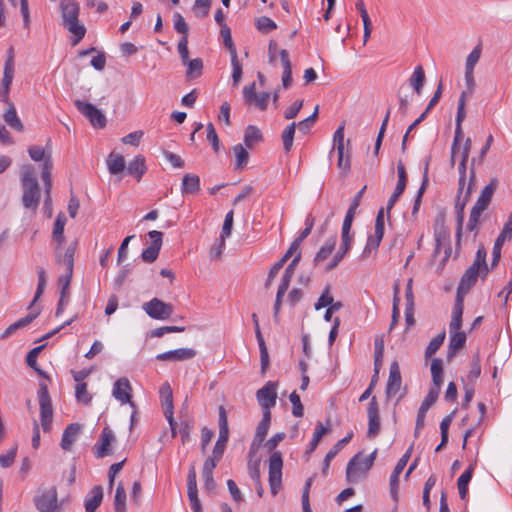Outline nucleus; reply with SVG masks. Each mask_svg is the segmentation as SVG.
Listing matches in <instances>:
<instances>
[{
  "label": "nucleus",
  "instance_id": "obj_1",
  "mask_svg": "<svg viewBox=\"0 0 512 512\" xmlns=\"http://www.w3.org/2000/svg\"><path fill=\"white\" fill-rule=\"evenodd\" d=\"M471 139L467 138L465 140L462 152H461V160L458 167L459 172V181H458V192L455 201V210H456V238L457 243L460 242L463 222H464V210L466 204L469 201L470 195L475 188V171L474 168L471 167L469 177L467 180V161L469 157V152L471 149Z\"/></svg>",
  "mask_w": 512,
  "mask_h": 512
},
{
  "label": "nucleus",
  "instance_id": "obj_2",
  "mask_svg": "<svg viewBox=\"0 0 512 512\" xmlns=\"http://www.w3.org/2000/svg\"><path fill=\"white\" fill-rule=\"evenodd\" d=\"M337 239L335 236L328 238L323 245L319 248L317 253L314 256L313 263L315 267L322 268L325 272H330L334 270L342 259L345 257V255L349 252V250L352 247L353 239L349 238V244L347 246V249L343 251V234L341 233V244L336 252Z\"/></svg>",
  "mask_w": 512,
  "mask_h": 512
},
{
  "label": "nucleus",
  "instance_id": "obj_3",
  "mask_svg": "<svg viewBox=\"0 0 512 512\" xmlns=\"http://www.w3.org/2000/svg\"><path fill=\"white\" fill-rule=\"evenodd\" d=\"M285 436L284 432H278L263 444L264 449L271 453L269 457V485L272 495H276L282 486L283 458L282 453L275 449L284 440Z\"/></svg>",
  "mask_w": 512,
  "mask_h": 512
},
{
  "label": "nucleus",
  "instance_id": "obj_4",
  "mask_svg": "<svg viewBox=\"0 0 512 512\" xmlns=\"http://www.w3.org/2000/svg\"><path fill=\"white\" fill-rule=\"evenodd\" d=\"M66 224V217L63 213H59L55 219L52 238L56 243L55 255L58 264H62L68 268L69 273L72 272L74 266V254L77 247V241L71 242L62 253V245L64 243V227Z\"/></svg>",
  "mask_w": 512,
  "mask_h": 512
},
{
  "label": "nucleus",
  "instance_id": "obj_5",
  "mask_svg": "<svg viewBox=\"0 0 512 512\" xmlns=\"http://www.w3.org/2000/svg\"><path fill=\"white\" fill-rule=\"evenodd\" d=\"M20 176L23 190V206L27 209H32L35 211L38 208L40 202L41 191L34 167L31 164L22 166Z\"/></svg>",
  "mask_w": 512,
  "mask_h": 512
},
{
  "label": "nucleus",
  "instance_id": "obj_6",
  "mask_svg": "<svg viewBox=\"0 0 512 512\" xmlns=\"http://www.w3.org/2000/svg\"><path fill=\"white\" fill-rule=\"evenodd\" d=\"M60 10L62 25L72 34V44H78L86 33V28L79 21V5L74 0H61Z\"/></svg>",
  "mask_w": 512,
  "mask_h": 512
},
{
  "label": "nucleus",
  "instance_id": "obj_7",
  "mask_svg": "<svg viewBox=\"0 0 512 512\" xmlns=\"http://www.w3.org/2000/svg\"><path fill=\"white\" fill-rule=\"evenodd\" d=\"M497 185L498 181L496 179H491L489 184H487L482 189L470 213L469 221L467 224V229L470 232H476L479 219L482 213L488 208Z\"/></svg>",
  "mask_w": 512,
  "mask_h": 512
},
{
  "label": "nucleus",
  "instance_id": "obj_8",
  "mask_svg": "<svg viewBox=\"0 0 512 512\" xmlns=\"http://www.w3.org/2000/svg\"><path fill=\"white\" fill-rule=\"evenodd\" d=\"M30 158L35 162L43 161L41 178L45 186V192L48 202L50 200V192L52 188L51 170L53 167L51 151L46 152L44 147L33 145L28 148Z\"/></svg>",
  "mask_w": 512,
  "mask_h": 512
},
{
  "label": "nucleus",
  "instance_id": "obj_9",
  "mask_svg": "<svg viewBox=\"0 0 512 512\" xmlns=\"http://www.w3.org/2000/svg\"><path fill=\"white\" fill-rule=\"evenodd\" d=\"M376 457V450L364 458L355 455L348 463L346 469V476L349 482H357L360 478L365 476L368 470L372 467Z\"/></svg>",
  "mask_w": 512,
  "mask_h": 512
},
{
  "label": "nucleus",
  "instance_id": "obj_10",
  "mask_svg": "<svg viewBox=\"0 0 512 512\" xmlns=\"http://www.w3.org/2000/svg\"><path fill=\"white\" fill-rule=\"evenodd\" d=\"M38 399L40 406V421L41 427L44 432H49L52 425L53 420V408L51 403V398L48 393L47 385L44 383H40V388L38 391Z\"/></svg>",
  "mask_w": 512,
  "mask_h": 512
},
{
  "label": "nucleus",
  "instance_id": "obj_11",
  "mask_svg": "<svg viewBox=\"0 0 512 512\" xmlns=\"http://www.w3.org/2000/svg\"><path fill=\"white\" fill-rule=\"evenodd\" d=\"M219 418H218V425H219V436L218 440L214 446V449L212 451V455L215 456V458H222L224 451L226 449L228 440H229V428H228V418L227 413L224 408V406H220L218 409Z\"/></svg>",
  "mask_w": 512,
  "mask_h": 512
},
{
  "label": "nucleus",
  "instance_id": "obj_12",
  "mask_svg": "<svg viewBox=\"0 0 512 512\" xmlns=\"http://www.w3.org/2000/svg\"><path fill=\"white\" fill-rule=\"evenodd\" d=\"M365 189H366V186H364L353 198L349 208H348V211L345 215V218H344V221H343V225H342V234H343V240H344V245H343V251H345L347 249V246L349 244V238H352L353 239V235L350 234V230H351V226H352V223H353V220H354V217H355V214H356V211L360 205V201L363 197V194L365 192Z\"/></svg>",
  "mask_w": 512,
  "mask_h": 512
},
{
  "label": "nucleus",
  "instance_id": "obj_13",
  "mask_svg": "<svg viewBox=\"0 0 512 512\" xmlns=\"http://www.w3.org/2000/svg\"><path fill=\"white\" fill-rule=\"evenodd\" d=\"M143 310L153 319L166 320L173 314L174 307L172 304L153 298L143 304Z\"/></svg>",
  "mask_w": 512,
  "mask_h": 512
},
{
  "label": "nucleus",
  "instance_id": "obj_14",
  "mask_svg": "<svg viewBox=\"0 0 512 512\" xmlns=\"http://www.w3.org/2000/svg\"><path fill=\"white\" fill-rule=\"evenodd\" d=\"M34 504L40 512H58L60 505L58 503L57 490L50 487L35 497Z\"/></svg>",
  "mask_w": 512,
  "mask_h": 512
},
{
  "label": "nucleus",
  "instance_id": "obj_15",
  "mask_svg": "<svg viewBox=\"0 0 512 512\" xmlns=\"http://www.w3.org/2000/svg\"><path fill=\"white\" fill-rule=\"evenodd\" d=\"M74 104L77 107V109L89 120L92 126L98 128L105 127V115L93 104L82 100H76Z\"/></svg>",
  "mask_w": 512,
  "mask_h": 512
},
{
  "label": "nucleus",
  "instance_id": "obj_16",
  "mask_svg": "<svg viewBox=\"0 0 512 512\" xmlns=\"http://www.w3.org/2000/svg\"><path fill=\"white\" fill-rule=\"evenodd\" d=\"M402 378L400 374L399 365L397 362H393L390 365L389 377L386 386V397L387 399L396 398L399 401L403 393L401 392Z\"/></svg>",
  "mask_w": 512,
  "mask_h": 512
},
{
  "label": "nucleus",
  "instance_id": "obj_17",
  "mask_svg": "<svg viewBox=\"0 0 512 512\" xmlns=\"http://www.w3.org/2000/svg\"><path fill=\"white\" fill-rule=\"evenodd\" d=\"M278 387V381H268L261 389H258V402L262 409L271 410L276 405Z\"/></svg>",
  "mask_w": 512,
  "mask_h": 512
},
{
  "label": "nucleus",
  "instance_id": "obj_18",
  "mask_svg": "<svg viewBox=\"0 0 512 512\" xmlns=\"http://www.w3.org/2000/svg\"><path fill=\"white\" fill-rule=\"evenodd\" d=\"M486 275L487 274H484L482 267L475 264L470 265L460 280L457 294L460 295L468 293L471 287L477 282L478 277L481 276L484 278Z\"/></svg>",
  "mask_w": 512,
  "mask_h": 512
},
{
  "label": "nucleus",
  "instance_id": "obj_19",
  "mask_svg": "<svg viewBox=\"0 0 512 512\" xmlns=\"http://www.w3.org/2000/svg\"><path fill=\"white\" fill-rule=\"evenodd\" d=\"M115 435L109 427H104L101 431L98 441L94 445V455L97 458H103L112 454L111 445L115 442Z\"/></svg>",
  "mask_w": 512,
  "mask_h": 512
},
{
  "label": "nucleus",
  "instance_id": "obj_20",
  "mask_svg": "<svg viewBox=\"0 0 512 512\" xmlns=\"http://www.w3.org/2000/svg\"><path fill=\"white\" fill-rule=\"evenodd\" d=\"M112 396L121 404H129L132 408L135 404L131 401L132 387L130 381L126 377L119 378L115 381L112 389Z\"/></svg>",
  "mask_w": 512,
  "mask_h": 512
},
{
  "label": "nucleus",
  "instance_id": "obj_21",
  "mask_svg": "<svg viewBox=\"0 0 512 512\" xmlns=\"http://www.w3.org/2000/svg\"><path fill=\"white\" fill-rule=\"evenodd\" d=\"M368 430L367 437L370 439L375 438L380 432V418H379V406L376 397H372L368 408Z\"/></svg>",
  "mask_w": 512,
  "mask_h": 512
},
{
  "label": "nucleus",
  "instance_id": "obj_22",
  "mask_svg": "<svg viewBox=\"0 0 512 512\" xmlns=\"http://www.w3.org/2000/svg\"><path fill=\"white\" fill-rule=\"evenodd\" d=\"M162 235L161 232L156 230H152L148 233L152 243L142 252L141 258L143 261L152 263L157 259L162 246Z\"/></svg>",
  "mask_w": 512,
  "mask_h": 512
},
{
  "label": "nucleus",
  "instance_id": "obj_23",
  "mask_svg": "<svg viewBox=\"0 0 512 512\" xmlns=\"http://www.w3.org/2000/svg\"><path fill=\"white\" fill-rule=\"evenodd\" d=\"M197 355V351L193 348H178L167 352L160 353L156 356L157 360L160 361H185L194 358Z\"/></svg>",
  "mask_w": 512,
  "mask_h": 512
},
{
  "label": "nucleus",
  "instance_id": "obj_24",
  "mask_svg": "<svg viewBox=\"0 0 512 512\" xmlns=\"http://www.w3.org/2000/svg\"><path fill=\"white\" fill-rule=\"evenodd\" d=\"M466 333L460 330H449V346L447 358L451 360L465 346Z\"/></svg>",
  "mask_w": 512,
  "mask_h": 512
},
{
  "label": "nucleus",
  "instance_id": "obj_25",
  "mask_svg": "<svg viewBox=\"0 0 512 512\" xmlns=\"http://www.w3.org/2000/svg\"><path fill=\"white\" fill-rule=\"evenodd\" d=\"M81 430V425L78 423L69 424L63 432L61 439V447L65 451H70L75 443Z\"/></svg>",
  "mask_w": 512,
  "mask_h": 512
},
{
  "label": "nucleus",
  "instance_id": "obj_26",
  "mask_svg": "<svg viewBox=\"0 0 512 512\" xmlns=\"http://www.w3.org/2000/svg\"><path fill=\"white\" fill-rule=\"evenodd\" d=\"M411 450H412V448H409L402 455V457L397 462V464H396V466L394 468L393 473L390 476V488H391V492L392 493H395V491L398 488L399 476L402 473V471L404 470L405 466L407 465V463H408V461H409V459L411 457Z\"/></svg>",
  "mask_w": 512,
  "mask_h": 512
},
{
  "label": "nucleus",
  "instance_id": "obj_27",
  "mask_svg": "<svg viewBox=\"0 0 512 512\" xmlns=\"http://www.w3.org/2000/svg\"><path fill=\"white\" fill-rule=\"evenodd\" d=\"M160 395L162 399V406L164 409V415L168 422H172L173 415V396L172 390L169 384H164L160 388Z\"/></svg>",
  "mask_w": 512,
  "mask_h": 512
},
{
  "label": "nucleus",
  "instance_id": "obj_28",
  "mask_svg": "<svg viewBox=\"0 0 512 512\" xmlns=\"http://www.w3.org/2000/svg\"><path fill=\"white\" fill-rule=\"evenodd\" d=\"M147 171L146 161L144 156L137 155L128 165L127 173L133 176L137 181H140Z\"/></svg>",
  "mask_w": 512,
  "mask_h": 512
},
{
  "label": "nucleus",
  "instance_id": "obj_29",
  "mask_svg": "<svg viewBox=\"0 0 512 512\" xmlns=\"http://www.w3.org/2000/svg\"><path fill=\"white\" fill-rule=\"evenodd\" d=\"M103 499V489L101 486H94L85 499L86 512H95Z\"/></svg>",
  "mask_w": 512,
  "mask_h": 512
},
{
  "label": "nucleus",
  "instance_id": "obj_30",
  "mask_svg": "<svg viewBox=\"0 0 512 512\" xmlns=\"http://www.w3.org/2000/svg\"><path fill=\"white\" fill-rule=\"evenodd\" d=\"M107 168L110 174L117 175L125 169V159L118 153L111 152L106 159Z\"/></svg>",
  "mask_w": 512,
  "mask_h": 512
},
{
  "label": "nucleus",
  "instance_id": "obj_31",
  "mask_svg": "<svg viewBox=\"0 0 512 512\" xmlns=\"http://www.w3.org/2000/svg\"><path fill=\"white\" fill-rule=\"evenodd\" d=\"M269 56L270 61L275 64H290L288 52L285 49H281L275 42H270L269 45Z\"/></svg>",
  "mask_w": 512,
  "mask_h": 512
},
{
  "label": "nucleus",
  "instance_id": "obj_32",
  "mask_svg": "<svg viewBox=\"0 0 512 512\" xmlns=\"http://www.w3.org/2000/svg\"><path fill=\"white\" fill-rule=\"evenodd\" d=\"M200 190V178L195 174H186L183 177L181 191L183 194H195Z\"/></svg>",
  "mask_w": 512,
  "mask_h": 512
},
{
  "label": "nucleus",
  "instance_id": "obj_33",
  "mask_svg": "<svg viewBox=\"0 0 512 512\" xmlns=\"http://www.w3.org/2000/svg\"><path fill=\"white\" fill-rule=\"evenodd\" d=\"M38 315V312L36 313H30L27 316L17 320L15 323L9 325L6 330L1 335L2 339L8 338L11 336L15 331L18 329L24 328L28 326Z\"/></svg>",
  "mask_w": 512,
  "mask_h": 512
},
{
  "label": "nucleus",
  "instance_id": "obj_34",
  "mask_svg": "<svg viewBox=\"0 0 512 512\" xmlns=\"http://www.w3.org/2000/svg\"><path fill=\"white\" fill-rule=\"evenodd\" d=\"M232 151L235 157V169L243 170L247 166L249 161V153L247 151V148L244 147L242 144H237L233 146Z\"/></svg>",
  "mask_w": 512,
  "mask_h": 512
},
{
  "label": "nucleus",
  "instance_id": "obj_35",
  "mask_svg": "<svg viewBox=\"0 0 512 512\" xmlns=\"http://www.w3.org/2000/svg\"><path fill=\"white\" fill-rule=\"evenodd\" d=\"M425 79V72L422 66H417L409 78V84L417 95H420L422 93V88L424 86Z\"/></svg>",
  "mask_w": 512,
  "mask_h": 512
},
{
  "label": "nucleus",
  "instance_id": "obj_36",
  "mask_svg": "<svg viewBox=\"0 0 512 512\" xmlns=\"http://www.w3.org/2000/svg\"><path fill=\"white\" fill-rule=\"evenodd\" d=\"M220 35L223 39V43L225 47L228 49L230 55H231V64H238L237 62V55H236V49L231 37V31L230 28L227 25H222L220 30Z\"/></svg>",
  "mask_w": 512,
  "mask_h": 512
},
{
  "label": "nucleus",
  "instance_id": "obj_37",
  "mask_svg": "<svg viewBox=\"0 0 512 512\" xmlns=\"http://www.w3.org/2000/svg\"><path fill=\"white\" fill-rule=\"evenodd\" d=\"M353 434L350 433L347 436H345L343 439L339 440L333 448H331L328 453L325 456L324 459V468L323 471L325 472L330 465V462L334 459V457L339 454V451L343 448L344 445L348 444L350 440L352 439Z\"/></svg>",
  "mask_w": 512,
  "mask_h": 512
},
{
  "label": "nucleus",
  "instance_id": "obj_38",
  "mask_svg": "<svg viewBox=\"0 0 512 512\" xmlns=\"http://www.w3.org/2000/svg\"><path fill=\"white\" fill-rule=\"evenodd\" d=\"M463 315V301L458 295L457 301L453 307L452 319L449 325V330H460L462 326Z\"/></svg>",
  "mask_w": 512,
  "mask_h": 512
},
{
  "label": "nucleus",
  "instance_id": "obj_39",
  "mask_svg": "<svg viewBox=\"0 0 512 512\" xmlns=\"http://www.w3.org/2000/svg\"><path fill=\"white\" fill-rule=\"evenodd\" d=\"M292 277H293V275L288 274L284 271V274L282 275V278H281V283L278 287V291L276 294V300H275V305H274L275 313H277L280 309L282 297L286 293V291L290 285Z\"/></svg>",
  "mask_w": 512,
  "mask_h": 512
},
{
  "label": "nucleus",
  "instance_id": "obj_40",
  "mask_svg": "<svg viewBox=\"0 0 512 512\" xmlns=\"http://www.w3.org/2000/svg\"><path fill=\"white\" fill-rule=\"evenodd\" d=\"M4 120L11 128L17 131L23 130V124L17 116L16 109L12 103H9V108L4 114Z\"/></svg>",
  "mask_w": 512,
  "mask_h": 512
},
{
  "label": "nucleus",
  "instance_id": "obj_41",
  "mask_svg": "<svg viewBox=\"0 0 512 512\" xmlns=\"http://www.w3.org/2000/svg\"><path fill=\"white\" fill-rule=\"evenodd\" d=\"M126 491L124 485L120 482L116 487L114 497V510L115 512H126Z\"/></svg>",
  "mask_w": 512,
  "mask_h": 512
},
{
  "label": "nucleus",
  "instance_id": "obj_42",
  "mask_svg": "<svg viewBox=\"0 0 512 512\" xmlns=\"http://www.w3.org/2000/svg\"><path fill=\"white\" fill-rule=\"evenodd\" d=\"M296 123L292 122L282 132L281 139L285 152H290L293 146Z\"/></svg>",
  "mask_w": 512,
  "mask_h": 512
},
{
  "label": "nucleus",
  "instance_id": "obj_43",
  "mask_svg": "<svg viewBox=\"0 0 512 512\" xmlns=\"http://www.w3.org/2000/svg\"><path fill=\"white\" fill-rule=\"evenodd\" d=\"M263 410V417L261 422L258 424V444L262 442L265 436L268 433L270 422H271V412L267 409Z\"/></svg>",
  "mask_w": 512,
  "mask_h": 512
},
{
  "label": "nucleus",
  "instance_id": "obj_44",
  "mask_svg": "<svg viewBox=\"0 0 512 512\" xmlns=\"http://www.w3.org/2000/svg\"><path fill=\"white\" fill-rule=\"evenodd\" d=\"M91 55V59H90V63L91 65H94V64H105L106 62V57H105V54L103 52H99L97 51L95 48H90V49H87V50H83L79 53V57L83 60L85 57L87 56H90Z\"/></svg>",
  "mask_w": 512,
  "mask_h": 512
},
{
  "label": "nucleus",
  "instance_id": "obj_45",
  "mask_svg": "<svg viewBox=\"0 0 512 512\" xmlns=\"http://www.w3.org/2000/svg\"><path fill=\"white\" fill-rule=\"evenodd\" d=\"M397 174H398V182H397L394 192L396 193V195L401 196L406 188V183H407V174H406L405 166L402 161H399L397 164Z\"/></svg>",
  "mask_w": 512,
  "mask_h": 512
},
{
  "label": "nucleus",
  "instance_id": "obj_46",
  "mask_svg": "<svg viewBox=\"0 0 512 512\" xmlns=\"http://www.w3.org/2000/svg\"><path fill=\"white\" fill-rule=\"evenodd\" d=\"M328 429L325 427L321 422H318L313 434V438L309 444L308 452H313L319 442L321 441L322 437L327 433Z\"/></svg>",
  "mask_w": 512,
  "mask_h": 512
},
{
  "label": "nucleus",
  "instance_id": "obj_47",
  "mask_svg": "<svg viewBox=\"0 0 512 512\" xmlns=\"http://www.w3.org/2000/svg\"><path fill=\"white\" fill-rule=\"evenodd\" d=\"M445 339V332H442L438 334L436 337H434L428 344L426 351H425V357L430 358L432 357L441 347Z\"/></svg>",
  "mask_w": 512,
  "mask_h": 512
},
{
  "label": "nucleus",
  "instance_id": "obj_48",
  "mask_svg": "<svg viewBox=\"0 0 512 512\" xmlns=\"http://www.w3.org/2000/svg\"><path fill=\"white\" fill-rule=\"evenodd\" d=\"M227 238L220 236L209 250V257L211 260H220L225 249V241Z\"/></svg>",
  "mask_w": 512,
  "mask_h": 512
},
{
  "label": "nucleus",
  "instance_id": "obj_49",
  "mask_svg": "<svg viewBox=\"0 0 512 512\" xmlns=\"http://www.w3.org/2000/svg\"><path fill=\"white\" fill-rule=\"evenodd\" d=\"M508 238H506L504 235L499 234L497 239L495 240L493 251H492V262H491V269H493L499 262L501 257V249L503 244Z\"/></svg>",
  "mask_w": 512,
  "mask_h": 512
},
{
  "label": "nucleus",
  "instance_id": "obj_50",
  "mask_svg": "<svg viewBox=\"0 0 512 512\" xmlns=\"http://www.w3.org/2000/svg\"><path fill=\"white\" fill-rule=\"evenodd\" d=\"M427 183H428V163H426L425 167H424L423 182H422L421 187L418 190V193H417V196H416V199L414 202V206H413V210H412L413 215H415L419 210L421 198L426 189Z\"/></svg>",
  "mask_w": 512,
  "mask_h": 512
},
{
  "label": "nucleus",
  "instance_id": "obj_51",
  "mask_svg": "<svg viewBox=\"0 0 512 512\" xmlns=\"http://www.w3.org/2000/svg\"><path fill=\"white\" fill-rule=\"evenodd\" d=\"M481 374V363L479 355H474L470 363V370L467 375L469 382L473 383Z\"/></svg>",
  "mask_w": 512,
  "mask_h": 512
},
{
  "label": "nucleus",
  "instance_id": "obj_52",
  "mask_svg": "<svg viewBox=\"0 0 512 512\" xmlns=\"http://www.w3.org/2000/svg\"><path fill=\"white\" fill-rule=\"evenodd\" d=\"M318 112H319V107L316 106L313 113L309 117L305 118L304 120H302L298 124H296V126H298V129L300 132L306 134L311 129V127L314 125V123L318 117Z\"/></svg>",
  "mask_w": 512,
  "mask_h": 512
},
{
  "label": "nucleus",
  "instance_id": "obj_53",
  "mask_svg": "<svg viewBox=\"0 0 512 512\" xmlns=\"http://www.w3.org/2000/svg\"><path fill=\"white\" fill-rule=\"evenodd\" d=\"M258 347L260 350V360H261V370L264 373L269 367V355L267 351V347L260 333L258 332Z\"/></svg>",
  "mask_w": 512,
  "mask_h": 512
},
{
  "label": "nucleus",
  "instance_id": "obj_54",
  "mask_svg": "<svg viewBox=\"0 0 512 512\" xmlns=\"http://www.w3.org/2000/svg\"><path fill=\"white\" fill-rule=\"evenodd\" d=\"M76 400L83 404H88L91 401V396L87 390L86 383H78L75 387Z\"/></svg>",
  "mask_w": 512,
  "mask_h": 512
},
{
  "label": "nucleus",
  "instance_id": "obj_55",
  "mask_svg": "<svg viewBox=\"0 0 512 512\" xmlns=\"http://www.w3.org/2000/svg\"><path fill=\"white\" fill-rule=\"evenodd\" d=\"M333 144L337 154L344 152V124L340 125L333 134Z\"/></svg>",
  "mask_w": 512,
  "mask_h": 512
},
{
  "label": "nucleus",
  "instance_id": "obj_56",
  "mask_svg": "<svg viewBox=\"0 0 512 512\" xmlns=\"http://www.w3.org/2000/svg\"><path fill=\"white\" fill-rule=\"evenodd\" d=\"M383 235H384V212H383V209H381L378 212L377 217H376L374 234L371 236L379 241H382Z\"/></svg>",
  "mask_w": 512,
  "mask_h": 512
},
{
  "label": "nucleus",
  "instance_id": "obj_57",
  "mask_svg": "<svg viewBox=\"0 0 512 512\" xmlns=\"http://www.w3.org/2000/svg\"><path fill=\"white\" fill-rule=\"evenodd\" d=\"M486 255H487V253H486L485 248L483 246H480L476 252L474 262L472 263V264L482 267L484 274H488V272H489V268L486 263Z\"/></svg>",
  "mask_w": 512,
  "mask_h": 512
},
{
  "label": "nucleus",
  "instance_id": "obj_58",
  "mask_svg": "<svg viewBox=\"0 0 512 512\" xmlns=\"http://www.w3.org/2000/svg\"><path fill=\"white\" fill-rule=\"evenodd\" d=\"M44 348V345L38 346L33 348L29 351L26 357V363L29 367L35 369L39 374L43 375L42 371L36 367V359L38 354L41 352V350Z\"/></svg>",
  "mask_w": 512,
  "mask_h": 512
},
{
  "label": "nucleus",
  "instance_id": "obj_59",
  "mask_svg": "<svg viewBox=\"0 0 512 512\" xmlns=\"http://www.w3.org/2000/svg\"><path fill=\"white\" fill-rule=\"evenodd\" d=\"M211 0H196L194 3V11L197 16H207L211 7Z\"/></svg>",
  "mask_w": 512,
  "mask_h": 512
},
{
  "label": "nucleus",
  "instance_id": "obj_60",
  "mask_svg": "<svg viewBox=\"0 0 512 512\" xmlns=\"http://www.w3.org/2000/svg\"><path fill=\"white\" fill-rule=\"evenodd\" d=\"M277 28V24L270 18L262 16L258 18V30L269 33Z\"/></svg>",
  "mask_w": 512,
  "mask_h": 512
},
{
  "label": "nucleus",
  "instance_id": "obj_61",
  "mask_svg": "<svg viewBox=\"0 0 512 512\" xmlns=\"http://www.w3.org/2000/svg\"><path fill=\"white\" fill-rule=\"evenodd\" d=\"M174 28L178 33H181L183 36H187L188 33V25L180 13H175L173 16Z\"/></svg>",
  "mask_w": 512,
  "mask_h": 512
},
{
  "label": "nucleus",
  "instance_id": "obj_62",
  "mask_svg": "<svg viewBox=\"0 0 512 512\" xmlns=\"http://www.w3.org/2000/svg\"><path fill=\"white\" fill-rule=\"evenodd\" d=\"M289 400L293 405L292 413L296 417L303 415V406L301 404L300 396L294 391L290 394Z\"/></svg>",
  "mask_w": 512,
  "mask_h": 512
},
{
  "label": "nucleus",
  "instance_id": "obj_63",
  "mask_svg": "<svg viewBox=\"0 0 512 512\" xmlns=\"http://www.w3.org/2000/svg\"><path fill=\"white\" fill-rule=\"evenodd\" d=\"M440 390H438L437 387H431L428 394L424 398L421 407H424L426 409H430V407L436 402L438 399Z\"/></svg>",
  "mask_w": 512,
  "mask_h": 512
},
{
  "label": "nucleus",
  "instance_id": "obj_64",
  "mask_svg": "<svg viewBox=\"0 0 512 512\" xmlns=\"http://www.w3.org/2000/svg\"><path fill=\"white\" fill-rule=\"evenodd\" d=\"M302 107L303 100L295 101L284 111V118L287 120L294 119L298 115Z\"/></svg>",
  "mask_w": 512,
  "mask_h": 512
}]
</instances>
